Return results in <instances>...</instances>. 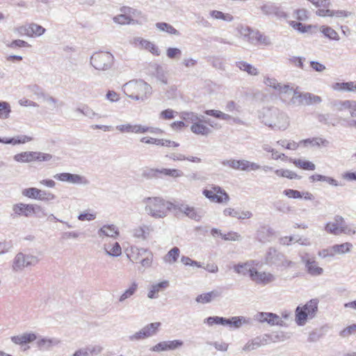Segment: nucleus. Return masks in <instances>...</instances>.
Here are the masks:
<instances>
[{"mask_svg": "<svg viewBox=\"0 0 356 356\" xmlns=\"http://www.w3.org/2000/svg\"><path fill=\"white\" fill-rule=\"evenodd\" d=\"M161 325V323L160 322H154L145 325L142 329L146 337L149 338L157 334Z\"/></svg>", "mask_w": 356, "mask_h": 356, "instance_id": "e433bc0d", "label": "nucleus"}, {"mask_svg": "<svg viewBox=\"0 0 356 356\" xmlns=\"http://www.w3.org/2000/svg\"><path fill=\"white\" fill-rule=\"evenodd\" d=\"M99 237L108 236L111 238H117L119 234L118 227L114 225H103L97 232Z\"/></svg>", "mask_w": 356, "mask_h": 356, "instance_id": "412c9836", "label": "nucleus"}, {"mask_svg": "<svg viewBox=\"0 0 356 356\" xmlns=\"http://www.w3.org/2000/svg\"><path fill=\"white\" fill-rule=\"evenodd\" d=\"M202 194L213 202L227 204L229 201V195L218 186H212L211 190H203Z\"/></svg>", "mask_w": 356, "mask_h": 356, "instance_id": "9b49d317", "label": "nucleus"}, {"mask_svg": "<svg viewBox=\"0 0 356 356\" xmlns=\"http://www.w3.org/2000/svg\"><path fill=\"white\" fill-rule=\"evenodd\" d=\"M233 269L237 274L244 276L248 275L250 277L251 273H253L254 267L250 261H248L234 265Z\"/></svg>", "mask_w": 356, "mask_h": 356, "instance_id": "c85d7f7f", "label": "nucleus"}, {"mask_svg": "<svg viewBox=\"0 0 356 356\" xmlns=\"http://www.w3.org/2000/svg\"><path fill=\"white\" fill-rule=\"evenodd\" d=\"M343 221V217L341 216H335L333 222H327L325 227V230L334 235H340V228L341 222Z\"/></svg>", "mask_w": 356, "mask_h": 356, "instance_id": "4be33fe9", "label": "nucleus"}, {"mask_svg": "<svg viewBox=\"0 0 356 356\" xmlns=\"http://www.w3.org/2000/svg\"><path fill=\"white\" fill-rule=\"evenodd\" d=\"M40 259L31 254L17 253L12 263V270L14 272H22L25 268L35 266Z\"/></svg>", "mask_w": 356, "mask_h": 356, "instance_id": "423d86ee", "label": "nucleus"}, {"mask_svg": "<svg viewBox=\"0 0 356 356\" xmlns=\"http://www.w3.org/2000/svg\"><path fill=\"white\" fill-rule=\"evenodd\" d=\"M143 257L140 261L141 266L144 268H149L153 261V253L149 250Z\"/></svg>", "mask_w": 356, "mask_h": 356, "instance_id": "0e129e2a", "label": "nucleus"}, {"mask_svg": "<svg viewBox=\"0 0 356 356\" xmlns=\"http://www.w3.org/2000/svg\"><path fill=\"white\" fill-rule=\"evenodd\" d=\"M204 322L207 323L210 326H212L215 324L224 325V323H227L226 318L220 316H209L205 318Z\"/></svg>", "mask_w": 356, "mask_h": 356, "instance_id": "603ef678", "label": "nucleus"}, {"mask_svg": "<svg viewBox=\"0 0 356 356\" xmlns=\"http://www.w3.org/2000/svg\"><path fill=\"white\" fill-rule=\"evenodd\" d=\"M245 37H248V40L251 43L259 42L260 44L268 46L272 44L270 38L260 33L259 31H254L249 28L244 29V32L241 33Z\"/></svg>", "mask_w": 356, "mask_h": 356, "instance_id": "2eb2a0df", "label": "nucleus"}, {"mask_svg": "<svg viewBox=\"0 0 356 356\" xmlns=\"http://www.w3.org/2000/svg\"><path fill=\"white\" fill-rule=\"evenodd\" d=\"M221 293L218 290H213L208 293H202L197 296L195 300L198 303L207 304L211 302L212 300L219 298Z\"/></svg>", "mask_w": 356, "mask_h": 356, "instance_id": "cd10ccee", "label": "nucleus"}, {"mask_svg": "<svg viewBox=\"0 0 356 356\" xmlns=\"http://www.w3.org/2000/svg\"><path fill=\"white\" fill-rule=\"evenodd\" d=\"M173 209L178 210L188 218L196 222L200 221L204 216V213L200 209L195 208V207L185 203L178 204H174Z\"/></svg>", "mask_w": 356, "mask_h": 356, "instance_id": "ddd939ff", "label": "nucleus"}, {"mask_svg": "<svg viewBox=\"0 0 356 356\" xmlns=\"http://www.w3.org/2000/svg\"><path fill=\"white\" fill-rule=\"evenodd\" d=\"M115 129L122 134H155L156 131H161V130L158 128L148 127L140 124H133L131 123L118 124L115 127Z\"/></svg>", "mask_w": 356, "mask_h": 356, "instance_id": "9d476101", "label": "nucleus"}, {"mask_svg": "<svg viewBox=\"0 0 356 356\" xmlns=\"http://www.w3.org/2000/svg\"><path fill=\"white\" fill-rule=\"evenodd\" d=\"M300 144H302L305 147L310 145L312 147H327L330 145V141L321 137H314L302 140L300 141Z\"/></svg>", "mask_w": 356, "mask_h": 356, "instance_id": "5701e85b", "label": "nucleus"}, {"mask_svg": "<svg viewBox=\"0 0 356 356\" xmlns=\"http://www.w3.org/2000/svg\"><path fill=\"white\" fill-rule=\"evenodd\" d=\"M150 232V227L143 224L133 229L131 233L134 238L145 241L149 236Z\"/></svg>", "mask_w": 356, "mask_h": 356, "instance_id": "393cba45", "label": "nucleus"}, {"mask_svg": "<svg viewBox=\"0 0 356 356\" xmlns=\"http://www.w3.org/2000/svg\"><path fill=\"white\" fill-rule=\"evenodd\" d=\"M289 24L294 29L297 30L298 32L302 33L309 31L312 28L311 25L305 26L301 22H297L295 21L290 22Z\"/></svg>", "mask_w": 356, "mask_h": 356, "instance_id": "4d7b16f0", "label": "nucleus"}, {"mask_svg": "<svg viewBox=\"0 0 356 356\" xmlns=\"http://www.w3.org/2000/svg\"><path fill=\"white\" fill-rule=\"evenodd\" d=\"M78 112L81 113L85 116L92 119L95 118L96 116H97V113H95L92 108H90L88 106H83L82 108H79L76 109Z\"/></svg>", "mask_w": 356, "mask_h": 356, "instance_id": "338daca9", "label": "nucleus"}, {"mask_svg": "<svg viewBox=\"0 0 356 356\" xmlns=\"http://www.w3.org/2000/svg\"><path fill=\"white\" fill-rule=\"evenodd\" d=\"M130 42L136 47L144 48L156 56L160 55V50L154 43L140 37L134 38Z\"/></svg>", "mask_w": 356, "mask_h": 356, "instance_id": "f3484780", "label": "nucleus"}, {"mask_svg": "<svg viewBox=\"0 0 356 356\" xmlns=\"http://www.w3.org/2000/svg\"><path fill=\"white\" fill-rule=\"evenodd\" d=\"M169 286V282L163 280L159 283L153 284L149 288L147 297L149 299H156L159 297L158 293L163 291Z\"/></svg>", "mask_w": 356, "mask_h": 356, "instance_id": "6ab92c4d", "label": "nucleus"}, {"mask_svg": "<svg viewBox=\"0 0 356 356\" xmlns=\"http://www.w3.org/2000/svg\"><path fill=\"white\" fill-rule=\"evenodd\" d=\"M256 318L261 323L266 322L271 325H282L283 323L282 318L273 313L260 312L257 314Z\"/></svg>", "mask_w": 356, "mask_h": 356, "instance_id": "a211bd4d", "label": "nucleus"}, {"mask_svg": "<svg viewBox=\"0 0 356 356\" xmlns=\"http://www.w3.org/2000/svg\"><path fill=\"white\" fill-rule=\"evenodd\" d=\"M277 144H279L282 147H284L288 149H292V150L297 149L299 145H300V143H297L295 141H288L286 140H279V141H277Z\"/></svg>", "mask_w": 356, "mask_h": 356, "instance_id": "e2e57ef3", "label": "nucleus"}, {"mask_svg": "<svg viewBox=\"0 0 356 356\" xmlns=\"http://www.w3.org/2000/svg\"><path fill=\"white\" fill-rule=\"evenodd\" d=\"M11 107L8 102L0 101V119L6 120L10 117Z\"/></svg>", "mask_w": 356, "mask_h": 356, "instance_id": "49530a36", "label": "nucleus"}, {"mask_svg": "<svg viewBox=\"0 0 356 356\" xmlns=\"http://www.w3.org/2000/svg\"><path fill=\"white\" fill-rule=\"evenodd\" d=\"M29 28V24L15 27L13 29V31L14 33H17L19 36L26 35L30 37V29Z\"/></svg>", "mask_w": 356, "mask_h": 356, "instance_id": "bf43d9fd", "label": "nucleus"}, {"mask_svg": "<svg viewBox=\"0 0 356 356\" xmlns=\"http://www.w3.org/2000/svg\"><path fill=\"white\" fill-rule=\"evenodd\" d=\"M293 163L296 167L306 170H314L316 168V165L312 162L309 161L295 159L293 160Z\"/></svg>", "mask_w": 356, "mask_h": 356, "instance_id": "a18cd8bd", "label": "nucleus"}, {"mask_svg": "<svg viewBox=\"0 0 356 356\" xmlns=\"http://www.w3.org/2000/svg\"><path fill=\"white\" fill-rule=\"evenodd\" d=\"M332 88L334 90L356 92V81L335 83Z\"/></svg>", "mask_w": 356, "mask_h": 356, "instance_id": "7c9ffc66", "label": "nucleus"}, {"mask_svg": "<svg viewBox=\"0 0 356 356\" xmlns=\"http://www.w3.org/2000/svg\"><path fill=\"white\" fill-rule=\"evenodd\" d=\"M124 92H134L147 99L152 93V87L143 80L131 81L123 86Z\"/></svg>", "mask_w": 356, "mask_h": 356, "instance_id": "1a4fd4ad", "label": "nucleus"}, {"mask_svg": "<svg viewBox=\"0 0 356 356\" xmlns=\"http://www.w3.org/2000/svg\"><path fill=\"white\" fill-rule=\"evenodd\" d=\"M177 114V111L168 108L160 113L159 118L163 120H171L173 119Z\"/></svg>", "mask_w": 356, "mask_h": 356, "instance_id": "69168bd1", "label": "nucleus"}, {"mask_svg": "<svg viewBox=\"0 0 356 356\" xmlns=\"http://www.w3.org/2000/svg\"><path fill=\"white\" fill-rule=\"evenodd\" d=\"M321 102L322 99L320 96L309 92H300L297 89L288 104L293 106H312Z\"/></svg>", "mask_w": 356, "mask_h": 356, "instance_id": "20e7f679", "label": "nucleus"}, {"mask_svg": "<svg viewBox=\"0 0 356 356\" xmlns=\"http://www.w3.org/2000/svg\"><path fill=\"white\" fill-rule=\"evenodd\" d=\"M318 300L312 299L304 306H298L296 309V322L298 325H305L307 319L313 318L318 311Z\"/></svg>", "mask_w": 356, "mask_h": 356, "instance_id": "7ed1b4c3", "label": "nucleus"}, {"mask_svg": "<svg viewBox=\"0 0 356 356\" xmlns=\"http://www.w3.org/2000/svg\"><path fill=\"white\" fill-rule=\"evenodd\" d=\"M353 100L336 101L333 103L334 109L337 111H347L350 112Z\"/></svg>", "mask_w": 356, "mask_h": 356, "instance_id": "a19ab883", "label": "nucleus"}, {"mask_svg": "<svg viewBox=\"0 0 356 356\" xmlns=\"http://www.w3.org/2000/svg\"><path fill=\"white\" fill-rule=\"evenodd\" d=\"M118 15L113 17V21L115 23L124 25L131 24L134 20L131 19L129 16L126 15Z\"/></svg>", "mask_w": 356, "mask_h": 356, "instance_id": "052dcab7", "label": "nucleus"}, {"mask_svg": "<svg viewBox=\"0 0 356 356\" xmlns=\"http://www.w3.org/2000/svg\"><path fill=\"white\" fill-rule=\"evenodd\" d=\"M297 89H298V87H297L296 89H293V88L291 87L289 83L282 84V83H280L276 91H277L280 95H292L293 96L294 95V92L296 91Z\"/></svg>", "mask_w": 356, "mask_h": 356, "instance_id": "09e8293b", "label": "nucleus"}, {"mask_svg": "<svg viewBox=\"0 0 356 356\" xmlns=\"http://www.w3.org/2000/svg\"><path fill=\"white\" fill-rule=\"evenodd\" d=\"M250 279L256 284L266 285L274 282L276 280V277L268 272L258 271L254 268L253 273L250 275Z\"/></svg>", "mask_w": 356, "mask_h": 356, "instance_id": "dca6fc26", "label": "nucleus"}, {"mask_svg": "<svg viewBox=\"0 0 356 356\" xmlns=\"http://www.w3.org/2000/svg\"><path fill=\"white\" fill-rule=\"evenodd\" d=\"M145 213L155 219L164 218L173 209L174 204L161 197H147L143 201Z\"/></svg>", "mask_w": 356, "mask_h": 356, "instance_id": "f03ea898", "label": "nucleus"}, {"mask_svg": "<svg viewBox=\"0 0 356 356\" xmlns=\"http://www.w3.org/2000/svg\"><path fill=\"white\" fill-rule=\"evenodd\" d=\"M267 336L266 337H257L253 339L248 341L243 346V350L245 352H249L257 349L258 348L267 344L268 339Z\"/></svg>", "mask_w": 356, "mask_h": 356, "instance_id": "aec40b11", "label": "nucleus"}, {"mask_svg": "<svg viewBox=\"0 0 356 356\" xmlns=\"http://www.w3.org/2000/svg\"><path fill=\"white\" fill-rule=\"evenodd\" d=\"M236 66L241 70L247 72L250 75L257 76L259 74V70L257 67L243 60L236 62Z\"/></svg>", "mask_w": 356, "mask_h": 356, "instance_id": "72a5a7b5", "label": "nucleus"}, {"mask_svg": "<svg viewBox=\"0 0 356 356\" xmlns=\"http://www.w3.org/2000/svg\"><path fill=\"white\" fill-rule=\"evenodd\" d=\"M114 57L109 52H97L90 57V65L97 70L106 71L110 70L113 64Z\"/></svg>", "mask_w": 356, "mask_h": 356, "instance_id": "0eeeda50", "label": "nucleus"}, {"mask_svg": "<svg viewBox=\"0 0 356 356\" xmlns=\"http://www.w3.org/2000/svg\"><path fill=\"white\" fill-rule=\"evenodd\" d=\"M356 334V324H352L342 330L339 335L343 338H347L350 335Z\"/></svg>", "mask_w": 356, "mask_h": 356, "instance_id": "13d9d810", "label": "nucleus"}, {"mask_svg": "<svg viewBox=\"0 0 356 356\" xmlns=\"http://www.w3.org/2000/svg\"><path fill=\"white\" fill-rule=\"evenodd\" d=\"M22 194L29 198L38 200L40 198V190L37 188H28L22 191Z\"/></svg>", "mask_w": 356, "mask_h": 356, "instance_id": "8fccbe9b", "label": "nucleus"}, {"mask_svg": "<svg viewBox=\"0 0 356 356\" xmlns=\"http://www.w3.org/2000/svg\"><path fill=\"white\" fill-rule=\"evenodd\" d=\"M35 95L38 100L46 102L50 110H54L58 107V100L52 96L43 92L41 90L35 92Z\"/></svg>", "mask_w": 356, "mask_h": 356, "instance_id": "bb28decb", "label": "nucleus"}, {"mask_svg": "<svg viewBox=\"0 0 356 356\" xmlns=\"http://www.w3.org/2000/svg\"><path fill=\"white\" fill-rule=\"evenodd\" d=\"M331 247L335 256L337 254H343L350 252L353 245L350 243L346 242L341 244H336Z\"/></svg>", "mask_w": 356, "mask_h": 356, "instance_id": "58836bf2", "label": "nucleus"}, {"mask_svg": "<svg viewBox=\"0 0 356 356\" xmlns=\"http://www.w3.org/2000/svg\"><path fill=\"white\" fill-rule=\"evenodd\" d=\"M301 261L305 264L306 272L313 277H317L323 275V268L318 266V263L314 257L309 253L300 254Z\"/></svg>", "mask_w": 356, "mask_h": 356, "instance_id": "f8f14e48", "label": "nucleus"}, {"mask_svg": "<svg viewBox=\"0 0 356 356\" xmlns=\"http://www.w3.org/2000/svg\"><path fill=\"white\" fill-rule=\"evenodd\" d=\"M258 118L261 123L275 130H286L290 125L289 117L277 108H263L259 111Z\"/></svg>", "mask_w": 356, "mask_h": 356, "instance_id": "f257e3e1", "label": "nucleus"}, {"mask_svg": "<svg viewBox=\"0 0 356 356\" xmlns=\"http://www.w3.org/2000/svg\"><path fill=\"white\" fill-rule=\"evenodd\" d=\"M356 233L355 227L353 225L346 224L344 218H343V221L341 222V225L340 228V234H343L348 236L353 235Z\"/></svg>", "mask_w": 356, "mask_h": 356, "instance_id": "3c124183", "label": "nucleus"}, {"mask_svg": "<svg viewBox=\"0 0 356 356\" xmlns=\"http://www.w3.org/2000/svg\"><path fill=\"white\" fill-rule=\"evenodd\" d=\"M180 250L177 247H174L163 257V261L166 264H172L177 261Z\"/></svg>", "mask_w": 356, "mask_h": 356, "instance_id": "ea45409f", "label": "nucleus"}, {"mask_svg": "<svg viewBox=\"0 0 356 356\" xmlns=\"http://www.w3.org/2000/svg\"><path fill=\"white\" fill-rule=\"evenodd\" d=\"M155 26L159 31L161 32H165L170 35H173L176 36L180 35L179 31L168 23L157 22L156 23Z\"/></svg>", "mask_w": 356, "mask_h": 356, "instance_id": "c9c22d12", "label": "nucleus"}, {"mask_svg": "<svg viewBox=\"0 0 356 356\" xmlns=\"http://www.w3.org/2000/svg\"><path fill=\"white\" fill-rule=\"evenodd\" d=\"M138 289V284L136 281H133L129 285V288L127 289L122 295L119 297V302H124L126 300L133 296Z\"/></svg>", "mask_w": 356, "mask_h": 356, "instance_id": "473e14b6", "label": "nucleus"}, {"mask_svg": "<svg viewBox=\"0 0 356 356\" xmlns=\"http://www.w3.org/2000/svg\"><path fill=\"white\" fill-rule=\"evenodd\" d=\"M148 251L147 249L143 248L131 247L130 253L127 254V257L131 261H137L145 256Z\"/></svg>", "mask_w": 356, "mask_h": 356, "instance_id": "f704fd0d", "label": "nucleus"}, {"mask_svg": "<svg viewBox=\"0 0 356 356\" xmlns=\"http://www.w3.org/2000/svg\"><path fill=\"white\" fill-rule=\"evenodd\" d=\"M35 152H23L14 156V160L20 163H31L34 161Z\"/></svg>", "mask_w": 356, "mask_h": 356, "instance_id": "4c0bfd02", "label": "nucleus"}, {"mask_svg": "<svg viewBox=\"0 0 356 356\" xmlns=\"http://www.w3.org/2000/svg\"><path fill=\"white\" fill-rule=\"evenodd\" d=\"M227 323H224V325L229 327H234L236 328L240 327L243 323L245 322V319L242 316H235L232 318H226Z\"/></svg>", "mask_w": 356, "mask_h": 356, "instance_id": "de8ad7c7", "label": "nucleus"}, {"mask_svg": "<svg viewBox=\"0 0 356 356\" xmlns=\"http://www.w3.org/2000/svg\"><path fill=\"white\" fill-rule=\"evenodd\" d=\"M59 343L60 341L55 338H42L37 341V346L41 350H49Z\"/></svg>", "mask_w": 356, "mask_h": 356, "instance_id": "2f4dec72", "label": "nucleus"}, {"mask_svg": "<svg viewBox=\"0 0 356 356\" xmlns=\"http://www.w3.org/2000/svg\"><path fill=\"white\" fill-rule=\"evenodd\" d=\"M265 262L268 266L289 268L295 265V263L288 260L285 255L275 248H270L265 255Z\"/></svg>", "mask_w": 356, "mask_h": 356, "instance_id": "39448f33", "label": "nucleus"}, {"mask_svg": "<svg viewBox=\"0 0 356 356\" xmlns=\"http://www.w3.org/2000/svg\"><path fill=\"white\" fill-rule=\"evenodd\" d=\"M29 29H30V38H33L34 36L40 37L46 31V29L44 27L35 23H30Z\"/></svg>", "mask_w": 356, "mask_h": 356, "instance_id": "79ce46f5", "label": "nucleus"}, {"mask_svg": "<svg viewBox=\"0 0 356 356\" xmlns=\"http://www.w3.org/2000/svg\"><path fill=\"white\" fill-rule=\"evenodd\" d=\"M210 15L215 19H221L228 22H232L234 19L232 15L229 13H224L219 10H211L210 12Z\"/></svg>", "mask_w": 356, "mask_h": 356, "instance_id": "37998d69", "label": "nucleus"}, {"mask_svg": "<svg viewBox=\"0 0 356 356\" xmlns=\"http://www.w3.org/2000/svg\"><path fill=\"white\" fill-rule=\"evenodd\" d=\"M128 339L131 342H136L139 341L141 340H144L145 339H147L146 336L145 335L144 331L141 328L138 332H136L133 334H131L128 337Z\"/></svg>", "mask_w": 356, "mask_h": 356, "instance_id": "680f3d73", "label": "nucleus"}, {"mask_svg": "<svg viewBox=\"0 0 356 356\" xmlns=\"http://www.w3.org/2000/svg\"><path fill=\"white\" fill-rule=\"evenodd\" d=\"M191 130L193 133L202 136H207L211 133V129L205 124L202 118L191 125Z\"/></svg>", "mask_w": 356, "mask_h": 356, "instance_id": "a878e982", "label": "nucleus"}, {"mask_svg": "<svg viewBox=\"0 0 356 356\" xmlns=\"http://www.w3.org/2000/svg\"><path fill=\"white\" fill-rule=\"evenodd\" d=\"M54 177L62 182H67L71 184H88V180L83 176L78 174H72L69 172L58 173Z\"/></svg>", "mask_w": 356, "mask_h": 356, "instance_id": "4468645a", "label": "nucleus"}, {"mask_svg": "<svg viewBox=\"0 0 356 356\" xmlns=\"http://www.w3.org/2000/svg\"><path fill=\"white\" fill-rule=\"evenodd\" d=\"M13 216L14 218L16 217H30L32 214H39L41 213L42 216L46 214L44 213L43 209L38 204H30L24 203L15 204L12 207Z\"/></svg>", "mask_w": 356, "mask_h": 356, "instance_id": "6e6552de", "label": "nucleus"}, {"mask_svg": "<svg viewBox=\"0 0 356 356\" xmlns=\"http://www.w3.org/2000/svg\"><path fill=\"white\" fill-rule=\"evenodd\" d=\"M222 163L224 166H228L234 170H247V160L230 159L223 161Z\"/></svg>", "mask_w": 356, "mask_h": 356, "instance_id": "c756f323", "label": "nucleus"}, {"mask_svg": "<svg viewBox=\"0 0 356 356\" xmlns=\"http://www.w3.org/2000/svg\"><path fill=\"white\" fill-rule=\"evenodd\" d=\"M159 173L172 178H179L184 175L181 170L178 169L161 168L159 169Z\"/></svg>", "mask_w": 356, "mask_h": 356, "instance_id": "c03bdc74", "label": "nucleus"}, {"mask_svg": "<svg viewBox=\"0 0 356 356\" xmlns=\"http://www.w3.org/2000/svg\"><path fill=\"white\" fill-rule=\"evenodd\" d=\"M321 33L327 38L331 40H338V33L331 27L321 26Z\"/></svg>", "mask_w": 356, "mask_h": 356, "instance_id": "5fc2aeb1", "label": "nucleus"}, {"mask_svg": "<svg viewBox=\"0 0 356 356\" xmlns=\"http://www.w3.org/2000/svg\"><path fill=\"white\" fill-rule=\"evenodd\" d=\"M37 337L33 332H25L22 334L13 336L11 337V341L17 345H24L35 341Z\"/></svg>", "mask_w": 356, "mask_h": 356, "instance_id": "b1692460", "label": "nucleus"}, {"mask_svg": "<svg viewBox=\"0 0 356 356\" xmlns=\"http://www.w3.org/2000/svg\"><path fill=\"white\" fill-rule=\"evenodd\" d=\"M221 237L225 241H238L242 237L237 232H230L227 234H221Z\"/></svg>", "mask_w": 356, "mask_h": 356, "instance_id": "774afa93", "label": "nucleus"}, {"mask_svg": "<svg viewBox=\"0 0 356 356\" xmlns=\"http://www.w3.org/2000/svg\"><path fill=\"white\" fill-rule=\"evenodd\" d=\"M96 218V212H90L88 210L83 211L77 216L78 220L80 221H92L94 220Z\"/></svg>", "mask_w": 356, "mask_h": 356, "instance_id": "864d4df0", "label": "nucleus"}, {"mask_svg": "<svg viewBox=\"0 0 356 356\" xmlns=\"http://www.w3.org/2000/svg\"><path fill=\"white\" fill-rule=\"evenodd\" d=\"M203 118L202 116H199L197 113L193 112H183L181 113V118L186 121V122H196L199 121L200 118Z\"/></svg>", "mask_w": 356, "mask_h": 356, "instance_id": "6e6d98bb", "label": "nucleus"}]
</instances>
